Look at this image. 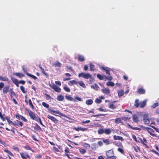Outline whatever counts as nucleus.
Returning <instances> with one entry per match:
<instances>
[{
    "label": "nucleus",
    "mask_w": 159,
    "mask_h": 159,
    "mask_svg": "<svg viewBox=\"0 0 159 159\" xmlns=\"http://www.w3.org/2000/svg\"><path fill=\"white\" fill-rule=\"evenodd\" d=\"M78 76L80 77H82L85 79H91L92 78V76L89 73H85L82 72L79 73L78 75Z\"/></svg>",
    "instance_id": "obj_1"
},
{
    "label": "nucleus",
    "mask_w": 159,
    "mask_h": 159,
    "mask_svg": "<svg viewBox=\"0 0 159 159\" xmlns=\"http://www.w3.org/2000/svg\"><path fill=\"white\" fill-rule=\"evenodd\" d=\"M28 113L29 116L33 120H37V119L39 117L38 115L30 110H28Z\"/></svg>",
    "instance_id": "obj_2"
},
{
    "label": "nucleus",
    "mask_w": 159,
    "mask_h": 159,
    "mask_svg": "<svg viewBox=\"0 0 159 159\" xmlns=\"http://www.w3.org/2000/svg\"><path fill=\"white\" fill-rule=\"evenodd\" d=\"M50 111L52 112V113H51V114L53 115H54L55 116H58V115H55L54 113H57V114H59V115L62 116H63L64 117H66L67 118H68V119H71V118H70V117H68L66 115H65L61 113L60 111H55L53 110H50Z\"/></svg>",
    "instance_id": "obj_3"
},
{
    "label": "nucleus",
    "mask_w": 159,
    "mask_h": 159,
    "mask_svg": "<svg viewBox=\"0 0 159 159\" xmlns=\"http://www.w3.org/2000/svg\"><path fill=\"white\" fill-rule=\"evenodd\" d=\"M148 113H145L143 115V120L146 124H149L150 123V120L148 118Z\"/></svg>",
    "instance_id": "obj_4"
},
{
    "label": "nucleus",
    "mask_w": 159,
    "mask_h": 159,
    "mask_svg": "<svg viewBox=\"0 0 159 159\" xmlns=\"http://www.w3.org/2000/svg\"><path fill=\"white\" fill-rule=\"evenodd\" d=\"M50 87L52 89H53L55 91L59 93L61 92V89L59 87L57 86L56 85L53 84L52 85H51L49 84Z\"/></svg>",
    "instance_id": "obj_5"
},
{
    "label": "nucleus",
    "mask_w": 159,
    "mask_h": 159,
    "mask_svg": "<svg viewBox=\"0 0 159 159\" xmlns=\"http://www.w3.org/2000/svg\"><path fill=\"white\" fill-rule=\"evenodd\" d=\"M146 129L148 133H149L153 137H156V134L153 133H154V132L153 130L148 127L146 128Z\"/></svg>",
    "instance_id": "obj_6"
},
{
    "label": "nucleus",
    "mask_w": 159,
    "mask_h": 159,
    "mask_svg": "<svg viewBox=\"0 0 159 159\" xmlns=\"http://www.w3.org/2000/svg\"><path fill=\"white\" fill-rule=\"evenodd\" d=\"M21 157L23 159L26 158V157L30 158V156L26 152H22L20 153Z\"/></svg>",
    "instance_id": "obj_7"
},
{
    "label": "nucleus",
    "mask_w": 159,
    "mask_h": 159,
    "mask_svg": "<svg viewBox=\"0 0 159 159\" xmlns=\"http://www.w3.org/2000/svg\"><path fill=\"white\" fill-rule=\"evenodd\" d=\"M106 155L107 158L109 157H112L114 155V152L113 150H110L106 152Z\"/></svg>",
    "instance_id": "obj_8"
},
{
    "label": "nucleus",
    "mask_w": 159,
    "mask_h": 159,
    "mask_svg": "<svg viewBox=\"0 0 159 159\" xmlns=\"http://www.w3.org/2000/svg\"><path fill=\"white\" fill-rule=\"evenodd\" d=\"M47 117L49 119L51 120L52 121L54 122V123L57 124L58 123V120L54 117L49 115H48L47 116Z\"/></svg>",
    "instance_id": "obj_9"
},
{
    "label": "nucleus",
    "mask_w": 159,
    "mask_h": 159,
    "mask_svg": "<svg viewBox=\"0 0 159 159\" xmlns=\"http://www.w3.org/2000/svg\"><path fill=\"white\" fill-rule=\"evenodd\" d=\"M101 91L103 93H105L107 95H109L110 93V90L108 88H105L102 89Z\"/></svg>",
    "instance_id": "obj_10"
},
{
    "label": "nucleus",
    "mask_w": 159,
    "mask_h": 159,
    "mask_svg": "<svg viewBox=\"0 0 159 159\" xmlns=\"http://www.w3.org/2000/svg\"><path fill=\"white\" fill-rule=\"evenodd\" d=\"M61 64L58 61H56L52 64V66L55 67H61Z\"/></svg>",
    "instance_id": "obj_11"
},
{
    "label": "nucleus",
    "mask_w": 159,
    "mask_h": 159,
    "mask_svg": "<svg viewBox=\"0 0 159 159\" xmlns=\"http://www.w3.org/2000/svg\"><path fill=\"white\" fill-rule=\"evenodd\" d=\"M74 129L77 131H79L80 130H81L82 131H87V128H83L81 127H78L77 128L74 127Z\"/></svg>",
    "instance_id": "obj_12"
},
{
    "label": "nucleus",
    "mask_w": 159,
    "mask_h": 159,
    "mask_svg": "<svg viewBox=\"0 0 159 159\" xmlns=\"http://www.w3.org/2000/svg\"><path fill=\"white\" fill-rule=\"evenodd\" d=\"M101 68L105 71L107 74L110 75L109 71L111 70L110 68L107 67H104L103 66H101Z\"/></svg>",
    "instance_id": "obj_13"
},
{
    "label": "nucleus",
    "mask_w": 159,
    "mask_h": 159,
    "mask_svg": "<svg viewBox=\"0 0 159 159\" xmlns=\"http://www.w3.org/2000/svg\"><path fill=\"white\" fill-rule=\"evenodd\" d=\"M9 86H6L3 87L2 91L4 94H6L7 92L9 91Z\"/></svg>",
    "instance_id": "obj_14"
},
{
    "label": "nucleus",
    "mask_w": 159,
    "mask_h": 159,
    "mask_svg": "<svg viewBox=\"0 0 159 159\" xmlns=\"http://www.w3.org/2000/svg\"><path fill=\"white\" fill-rule=\"evenodd\" d=\"M68 84L70 86H72L74 84L77 85L78 84V82L75 80H72L69 81Z\"/></svg>",
    "instance_id": "obj_15"
},
{
    "label": "nucleus",
    "mask_w": 159,
    "mask_h": 159,
    "mask_svg": "<svg viewBox=\"0 0 159 159\" xmlns=\"http://www.w3.org/2000/svg\"><path fill=\"white\" fill-rule=\"evenodd\" d=\"M65 97L66 99H67L68 100H70V101H73V102H76L74 98L71 97L70 96H67L66 95L65 96Z\"/></svg>",
    "instance_id": "obj_16"
},
{
    "label": "nucleus",
    "mask_w": 159,
    "mask_h": 159,
    "mask_svg": "<svg viewBox=\"0 0 159 159\" xmlns=\"http://www.w3.org/2000/svg\"><path fill=\"white\" fill-rule=\"evenodd\" d=\"M113 138L115 140H120L122 141L124 140V139L122 137L114 135L113 137Z\"/></svg>",
    "instance_id": "obj_17"
},
{
    "label": "nucleus",
    "mask_w": 159,
    "mask_h": 159,
    "mask_svg": "<svg viewBox=\"0 0 159 159\" xmlns=\"http://www.w3.org/2000/svg\"><path fill=\"white\" fill-rule=\"evenodd\" d=\"M117 93L118 96L119 97L122 96L124 93V92L123 90H118Z\"/></svg>",
    "instance_id": "obj_18"
},
{
    "label": "nucleus",
    "mask_w": 159,
    "mask_h": 159,
    "mask_svg": "<svg viewBox=\"0 0 159 159\" xmlns=\"http://www.w3.org/2000/svg\"><path fill=\"white\" fill-rule=\"evenodd\" d=\"M133 120L135 122H138L139 121L138 116L135 115H134L133 116Z\"/></svg>",
    "instance_id": "obj_19"
},
{
    "label": "nucleus",
    "mask_w": 159,
    "mask_h": 159,
    "mask_svg": "<svg viewBox=\"0 0 159 159\" xmlns=\"http://www.w3.org/2000/svg\"><path fill=\"white\" fill-rule=\"evenodd\" d=\"M146 100H144L142 102H140L139 103V105L140 106V107H141V108H143L146 105Z\"/></svg>",
    "instance_id": "obj_20"
},
{
    "label": "nucleus",
    "mask_w": 159,
    "mask_h": 159,
    "mask_svg": "<svg viewBox=\"0 0 159 159\" xmlns=\"http://www.w3.org/2000/svg\"><path fill=\"white\" fill-rule=\"evenodd\" d=\"M78 84L80 86L83 88H86V86L83 81H80L78 82Z\"/></svg>",
    "instance_id": "obj_21"
},
{
    "label": "nucleus",
    "mask_w": 159,
    "mask_h": 159,
    "mask_svg": "<svg viewBox=\"0 0 159 159\" xmlns=\"http://www.w3.org/2000/svg\"><path fill=\"white\" fill-rule=\"evenodd\" d=\"M64 96L62 95H60L57 96V99L58 100L61 101L64 99Z\"/></svg>",
    "instance_id": "obj_22"
},
{
    "label": "nucleus",
    "mask_w": 159,
    "mask_h": 159,
    "mask_svg": "<svg viewBox=\"0 0 159 159\" xmlns=\"http://www.w3.org/2000/svg\"><path fill=\"white\" fill-rule=\"evenodd\" d=\"M15 75L20 78H21L25 76L24 74L20 73H15Z\"/></svg>",
    "instance_id": "obj_23"
},
{
    "label": "nucleus",
    "mask_w": 159,
    "mask_h": 159,
    "mask_svg": "<svg viewBox=\"0 0 159 159\" xmlns=\"http://www.w3.org/2000/svg\"><path fill=\"white\" fill-rule=\"evenodd\" d=\"M93 103V101L92 99H88L86 101L85 103L87 105H91Z\"/></svg>",
    "instance_id": "obj_24"
},
{
    "label": "nucleus",
    "mask_w": 159,
    "mask_h": 159,
    "mask_svg": "<svg viewBox=\"0 0 159 159\" xmlns=\"http://www.w3.org/2000/svg\"><path fill=\"white\" fill-rule=\"evenodd\" d=\"M104 131V133L108 135L110 134L111 132V130L109 129H105Z\"/></svg>",
    "instance_id": "obj_25"
},
{
    "label": "nucleus",
    "mask_w": 159,
    "mask_h": 159,
    "mask_svg": "<svg viewBox=\"0 0 159 159\" xmlns=\"http://www.w3.org/2000/svg\"><path fill=\"white\" fill-rule=\"evenodd\" d=\"M138 93L140 94H144L145 93V90L143 89L140 88L138 89Z\"/></svg>",
    "instance_id": "obj_26"
},
{
    "label": "nucleus",
    "mask_w": 159,
    "mask_h": 159,
    "mask_svg": "<svg viewBox=\"0 0 159 159\" xmlns=\"http://www.w3.org/2000/svg\"><path fill=\"white\" fill-rule=\"evenodd\" d=\"M91 88L93 89L98 90L99 88V86L97 84H95L94 85H91Z\"/></svg>",
    "instance_id": "obj_27"
},
{
    "label": "nucleus",
    "mask_w": 159,
    "mask_h": 159,
    "mask_svg": "<svg viewBox=\"0 0 159 159\" xmlns=\"http://www.w3.org/2000/svg\"><path fill=\"white\" fill-rule=\"evenodd\" d=\"M78 59L80 61H83L84 60V57L80 55L78 56Z\"/></svg>",
    "instance_id": "obj_28"
},
{
    "label": "nucleus",
    "mask_w": 159,
    "mask_h": 159,
    "mask_svg": "<svg viewBox=\"0 0 159 159\" xmlns=\"http://www.w3.org/2000/svg\"><path fill=\"white\" fill-rule=\"evenodd\" d=\"M106 84L108 86H111V87H113L114 85L115 84L113 82H107V83Z\"/></svg>",
    "instance_id": "obj_29"
},
{
    "label": "nucleus",
    "mask_w": 159,
    "mask_h": 159,
    "mask_svg": "<svg viewBox=\"0 0 159 159\" xmlns=\"http://www.w3.org/2000/svg\"><path fill=\"white\" fill-rule=\"evenodd\" d=\"M9 92L10 95L12 96L13 95H15V93L13 91L12 89H10L9 90Z\"/></svg>",
    "instance_id": "obj_30"
},
{
    "label": "nucleus",
    "mask_w": 159,
    "mask_h": 159,
    "mask_svg": "<svg viewBox=\"0 0 159 159\" xmlns=\"http://www.w3.org/2000/svg\"><path fill=\"white\" fill-rule=\"evenodd\" d=\"M109 107L113 109H115L116 108V107L114 105L113 103H110L109 105Z\"/></svg>",
    "instance_id": "obj_31"
},
{
    "label": "nucleus",
    "mask_w": 159,
    "mask_h": 159,
    "mask_svg": "<svg viewBox=\"0 0 159 159\" xmlns=\"http://www.w3.org/2000/svg\"><path fill=\"white\" fill-rule=\"evenodd\" d=\"M97 76L100 80H102L104 78H105L104 75H102L99 74H97Z\"/></svg>",
    "instance_id": "obj_32"
},
{
    "label": "nucleus",
    "mask_w": 159,
    "mask_h": 159,
    "mask_svg": "<svg viewBox=\"0 0 159 159\" xmlns=\"http://www.w3.org/2000/svg\"><path fill=\"white\" fill-rule=\"evenodd\" d=\"M90 68L91 71H93L94 70V66L92 63H90Z\"/></svg>",
    "instance_id": "obj_33"
},
{
    "label": "nucleus",
    "mask_w": 159,
    "mask_h": 159,
    "mask_svg": "<svg viewBox=\"0 0 159 159\" xmlns=\"http://www.w3.org/2000/svg\"><path fill=\"white\" fill-rule=\"evenodd\" d=\"M26 75H28V76H29L30 77H31L32 78H33L34 80H36L37 79V78L35 76L31 74L28 73H26Z\"/></svg>",
    "instance_id": "obj_34"
},
{
    "label": "nucleus",
    "mask_w": 159,
    "mask_h": 159,
    "mask_svg": "<svg viewBox=\"0 0 159 159\" xmlns=\"http://www.w3.org/2000/svg\"><path fill=\"white\" fill-rule=\"evenodd\" d=\"M104 129H100L98 130V133L99 134H102L104 133Z\"/></svg>",
    "instance_id": "obj_35"
},
{
    "label": "nucleus",
    "mask_w": 159,
    "mask_h": 159,
    "mask_svg": "<svg viewBox=\"0 0 159 159\" xmlns=\"http://www.w3.org/2000/svg\"><path fill=\"white\" fill-rule=\"evenodd\" d=\"M133 148L134 151L136 152H138V151H140V148L138 146H134L133 147Z\"/></svg>",
    "instance_id": "obj_36"
},
{
    "label": "nucleus",
    "mask_w": 159,
    "mask_h": 159,
    "mask_svg": "<svg viewBox=\"0 0 159 159\" xmlns=\"http://www.w3.org/2000/svg\"><path fill=\"white\" fill-rule=\"evenodd\" d=\"M64 89L66 92H69L70 91V89L66 86H65L63 87Z\"/></svg>",
    "instance_id": "obj_37"
},
{
    "label": "nucleus",
    "mask_w": 159,
    "mask_h": 159,
    "mask_svg": "<svg viewBox=\"0 0 159 159\" xmlns=\"http://www.w3.org/2000/svg\"><path fill=\"white\" fill-rule=\"evenodd\" d=\"M4 151L6 152L8 154L10 155L11 156H13V154L9 151L7 149H5L4 150Z\"/></svg>",
    "instance_id": "obj_38"
},
{
    "label": "nucleus",
    "mask_w": 159,
    "mask_h": 159,
    "mask_svg": "<svg viewBox=\"0 0 159 159\" xmlns=\"http://www.w3.org/2000/svg\"><path fill=\"white\" fill-rule=\"evenodd\" d=\"M0 80L6 81L8 80V78L6 77H3L1 76H0Z\"/></svg>",
    "instance_id": "obj_39"
},
{
    "label": "nucleus",
    "mask_w": 159,
    "mask_h": 159,
    "mask_svg": "<svg viewBox=\"0 0 159 159\" xmlns=\"http://www.w3.org/2000/svg\"><path fill=\"white\" fill-rule=\"evenodd\" d=\"M129 126V127L130 128L133 129L134 130H139L140 129V128L138 127H134L133 128L129 124H127Z\"/></svg>",
    "instance_id": "obj_40"
},
{
    "label": "nucleus",
    "mask_w": 159,
    "mask_h": 159,
    "mask_svg": "<svg viewBox=\"0 0 159 159\" xmlns=\"http://www.w3.org/2000/svg\"><path fill=\"white\" fill-rule=\"evenodd\" d=\"M103 141L107 145L110 144V142L108 139H103Z\"/></svg>",
    "instance_id": "obj_41"
},
{
    "label": "nucleus",
    "mask_w": 159,
    "mask_h": 159,
    "mask_svg": "<svg viewBox=\"0 0 159 159\" xmlns=\"http://www.w3.org/2000/svg\"><path fill=\"white\" fill-rule=\"evenodd\" d=\"M139 100L138 99H137L135 100V103H134V105L137 107H138L139 106Z\"/></svg>",
    "instance_id": "obj_42"
},
{
    "label": "nucleus",
    "mask_w": 159,
    "mask_h": 159,
    "mask_svg": "<svg viewBox=\"0 0 159 159\" xmlns=\"http://www.w3.org/2000/svg\"><path fill=\"white\" fill-rule=\"evenodd\" d=\"M24 148L27 150H30L33 151V150L28 145H27L24 146Z\"/></svg>",
    "instance_id": "obj_43"
},
{
    "label": "nucleus",
    "mask_w": 159,
    "mask_h": 159,
    "mask_svg": "<svg viewBox=\"0 0 159 159\" xmlns=\"http://www.w3.org/2000/svg\"><path fill=\"white\" fill-rule=\"evenodd\" d=\"M80 152L82 154H83L86 152V151L84 149L81 148L80 150Z\"/></svg>",
    "instance_id": "obj_44"
},
{
    "label": "nucleus",
    "mask_w": 159,
    "mask_h": 159,
    "mask_svg": "<svg viewBox=\"0 0 159 159\" xmlns=\"http://www.w3.org/2000/svg\"><path fill=\"white\" fill-rule=\"evenodd\" d=\"M29 104L30 106L31 107V108L33 109L34 108V106H33V104H32L31 101L30 99H29Z\"/></svg>",
    "instance_id": "obj_45"
},
{
    "label": "nucleus",
    "mask_w": 159,
    "mask_h": 159,
    "mask_svg": "<svg viewBox=\"0 0 159 159\" xmlns=\"http://www.w3.org/2000/svg\"><path fill=\"white\" fill-rule=\"evenodd\" d=\"M42 104L43 106L44 107L47 108H48L49 107V105L48 104L45 102H43L42 103Z\"/></svg>",
    "instance_id": "obj_46"
},
{
    "label": "nucleus",
    "mask_w": 159,
    "mask_h": 159,
    "mask_svg": "<svg viewBox=\"0 0 159 159\" xmlns=\"http://www.w3.org/2000/svg\"><path fill=\"white\" fill-rule=\"evenodd\" d=\"M115 121L116 123L118 124L120 123L121 120L120 118H117L115 120Z\"/></svg>",
    "instance_id": "obj_47"
},
{
    "label": "nucleus",
    "mask_w": 159,
    "mask_h": 159,
    "mask_svg": "<svg viewBox=\"0 0 159 159\" xmlns=\"http://www.w3.org/2000/svg\"><path fill=\"white\" fill-rule=\"evenodd\" d=\"M91 148L93 150H95L96 149L97 147L96 146L95 143H94L92 145Z\"/></svg>",
    "instance_id": "obj_48"
},
{
    "label": "nucleus",
    "mask_w": 159,
    "mask_h": 159,
    "mask_svg": "<svg viewBox=\"0 0 159 159\" xmlns=\"http://www.w3.org/2000/svg\"><path fill=\"white\" fill-rule=\"evenodd\" d=\"M20 88L22 92L24 93H26V91H25V88L23 86H20Z\"/></svg>",
    "instance_id": "obj_49"
},
{
    "label": "nucleus",
    "mask_w": 159,
    "mask_h": 159,
    "mask_svg": "<svg viewBox=\"0 0 159 159\" xmlns=\"http://www.w3.org/2000/svg\"><path fill=\"white\" fill-rule=\"evenodd\" d=\"M104 77L106 79L110 80H111L112 79V78L111 76H108V77H107L106 75H104Z\"/></svg>",
    "instance_id": "obj_50"
},
{
    "label": "nucleus",
    "mask_w": 159,
    "mask_h": 159,
    "mask_svg": "<svg viewBox=\"0 0 159 159\" xmlns=\"http://www.w3.org/2000/svg\"><path fill=\"white\" fill-rule=\"evenodd\" d=\"M95 102L97 103H100L102 102V100L100 99L96 98L95 100Z\"/></svg>",
    "instance_id": "obj_51"
},
{
    "label": "nucleus",
    "mask_w": 159,
    "mask_h": 159,
    "mask_svg": "<svg viewBox=\"0 0 159 159\" xmlns=\"http://www.w3.org/2000/svg\"><path fill=\"white\" fill-rule=\"evenodd\" d=\"M75 100L76 101V100L79 101H82L81 98L78 97H76L74 98Z\"/></svg>",
    "instance_id": "obj_52"
},
{
    "label": "nucleus",
    "mask_w": 159,
    "mask_h": 159,
    "mask_svg": "<svg viewBox=\"0 0 159 159\" xmlns=\"http://www.w3.org/2000/svg\"><path fill=\"white\" fill-rule=\"evenodd\" d=\"M4 86V84L3 82H1L0 83V90H1L3 88Z\"/></svg>",
    "instance_id": "obj_53"
},
{
    "label": "nucleus",
    "mask_w": 159,
    "mask_h": 159,
    "mask_svg": "<svg viewBox=\"0 0 159 159\" xmlns=\"http://www.w3.org/2000/svg\"><path fill=\"white\" fill-rule=\"evenodd\" d=\"M158 105V103L157 102L155 103H154L152 105V107L153 108H155L156 107H157Z\"/></svg>",
    "instance_id": "obj_54"
},
{
    "label": "nucleus",
    "mask_w": 159,
    "mask_h": 159,
    "mask_svg": "<svg viewBox=\"0 0 159 159\" xmlns=\"http://www.w3.org/2000/svg\"><path fill=\"white\" fill-rule=\"evenodd\" d=\"M12 80L13 82L15 84H16V83H17V82H18L17 80L16 79L14 78H12Z\"/></svg>",
    "instance_id": "obj_55"
},
{
    "label": "nucleus",
    "mask_w": 159,
    "mask_h": 159,
    "mask_svg": "<svg viewBox=\"0 0 159 159\" xmlns=\"http://www.w3.org/2000/svg\"><path fill=\"white\" fill-rule=\"evenodd\" d=\"M141 142L143 144L146 145V144L144 143V142L146 143V140L145 139H143V140H142L141 139Z\"/></svg>",
    "instance_id": "obj_56"
},
{
    "label": "nucleus",
    "mask_w": 159,
    "mask_h": 159,
    "mask_svg": "<svg viewBox=\"0 0 159 159\" xmlns=\"http://www.w3.org/2000/svg\"><path fill=\"white\" fill-rule=\"evenodd\" d=\"M105 115L103 114H98L97 115H93L92 116H94V117H98L100 116H105Z\"/></svg>",
    "instance_id": "obj_57"
},
{
    "label": "nucleus",
    "mask_w": 159,
    "mask_h": 159,
    "mask_svg": "<svg viewBox=\"0 0 159 159\" xmlns=\"http://www.w3.org/2000/svg\"><path fill=\"white\" fill-rule=\"evenodd\" d=\"M36 121L39 122L40 124L43 125L41 121V120L39 117L37 119V120H36Z\"/></svg>",
    "instance_id": "obj_58"
},
{
    "label": "nucleus",
    "mask_w": 159,
    "mask_h": 159,
    "mask_svg": "<svg viewBox=\"0 0 159 159\" xmlns=\"http://www.w3.org/2000/svg\"><path fill=\"white\" fill-rule=\"evenodd\" d=\"M116 156L113 155L112 157H109L107 159H116Z\"/></svg>",
    "instance_id": "obj_59"
},
{
    "label": "nucleus",
    "mask_w": 159,
    "mask_h": 159,
    "mask_svg": "<svg viewBox=\"0 0 159 159\" xmlns=\"http://www.w3.org/2000/svg\"><path fill=\"white\" fill-rule=\"evenodd\" d=\"M55 83L56 85L60 86L61 85V82L59 81H56Z\"/></svg>",
    "instance_id": "obj_60"
},
{
    "label": "nucleus",
    "mask_w": 159,
    "mask_h": 159,
    "mask_svg": "<svg viewBox=\"0 0 159 159\" xmlns=\"http://www.w3.org/2000/svg\"><path fill=\"white\" fill-rule=\"evenodd\" d=\"M118 151L121 153H124V150L121 148H118L117 149Z\"/></svg>",
    "instance_id": "obj_61"
},
{
    "label": "nucleus",
    "mask_w": 159,
    "mask_h": 159,
    "mask_svg": "<svg viewBox=\"0 0 159 159\" xmlns=\"http://www.w3.org/2000/svg\"><path fill=\"white\" fill-rule=\"evenodd\" d=\"M21 119L24 121L25 122H26L27 121V120L23 116H20Z\"/></svg>",
    "instance_id": "obj_62"
},
{
    "label": "nucleus",
    "mask_w": 159,
    "mask_h": 159,
    "mask_svg": "<svg viewBox=\"0 0 159 159\" xmlns=\"http://www.w3.org/2000/svg\"><path fill=\"white\" fill-rule=\"evenodd\" d=\"M151 127H152L157 132L159 133V129H158L157 128H156L154 126H151Z\"/></svg>",
    "instance_id": "obj_63"
},
{
    "label": "nucleus",
    "mask_w": 159,
    "mask_h": 159,
    "mask_svg": "<svg viewBox=\"0 0 159 159\" xmlns=\"http://www.w3.org/2000/svg\"><path fill=\"white\" fill-rule=\"evenodd\" d=\"M13 149L14 150H16L18 152H19V148L18 147H15V146L13 147Z\"/></svg>",
    "instance_id": "obj_64"
}]
</instances>
